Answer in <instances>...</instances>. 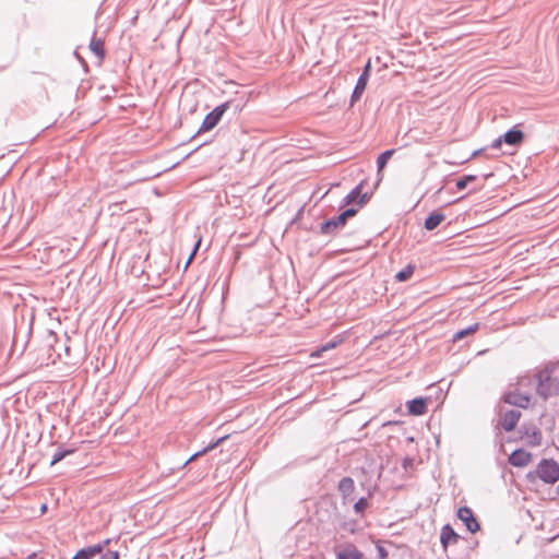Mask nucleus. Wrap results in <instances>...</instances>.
I'll return each instance as SVG.
<instances>
[{"mask_svg":"<svg viewBox=\"0 0 559 559\" xmlns=\"http://www.w3.org/2000/svg\"><path fill=\"white\" fill-rule=\"evenodd\" d=\"M540 479L545 484H555L559 480V463L554 459H542L534 471L526 475L528 481Z\"/></svg>","mask_w":559,"mask_h":559,"instance_id":"1","label":"nucleus"},{"mask_svg":"<svg viewBox=\"0 0 559 559\" xmlns=\"http://www.w3.org/2000/svg\"><path fill=\"white\" fill-rule=\"evenodd\" d=\"M555 368L556 365L545 367L537 373L536 393L544 400L559 394V380L551 376Z\"/></svg>","mask_w":559,"mask_h":559,"instance_id":"2","label":"nucleus"},{"mask_svg":"<svg viewBox=\"0 0 559 559\" xmlns=\"http://www.w3.org/2000/svg\"><path fill=\"white\" fill-rule=\"evenodd\" d=\"M358 212L356 207H348L335 217L329 218L320 226L321 234L333 235L338 229L343 228L348 218L355 216Z\"/></svg>","mask_w":559,"mask_h":559,"instance_id":"3","label":"nucleus"},{"mask_svg":"<svg viewBox=\"0 0 559 559\" xmlns=\"http://www.w3.org/2000/svg\"><path fill=\"white\" fill-rule=\"evenodd\" d=\"M230 105H231V102H225V103L216 106L211 112H209L205 116L201 127L199 128L198 133L204 132V131H210V130L214 129L221 121L224 114L230 107Z\"/></svg>","mask_w":559,"mask_h":559,"instance_id":"4","label":"nucleus"},{"mask_svg":"<svg viewBox=\"0 0 559 559\" xmlns=\"http://www.w3.org/2000/svg\"><path fill=\"white\" fill-rule=\"evenodd\" d=\"M370 71H371V64H370V61H368L366 63V66L364 67V70H362L361 74L359 75V78L356 82V85L354 87V91L352 93V96H350L352 105L354 103H356L357 100H359L361 95L364 94V92L367 87L368 81H369Z\"/></svg>","mask_w":559,"mask_h":559,"instance_id":"5","label":"nucleus"},{"mask_svg":"<svg viewBox=\"0 0 559 559\" xmlns=\"http://www.w3.org/2000/svg\"><path fill=\"white\" fill-rule=\"evenodd\" d=\"M521 438L525 440V442L531 447H538L542 444L543 435L540 429H538L535 425H522L521 427Z\"/></svg>","mask_w":559,"mask_h":559,"instance_id":"6","label":"nucleus"},{"mask_svg":"<svg viewBox=\"0 0 559 559\" xmlns=\"http://www.w3.org/2000/svg\"><path fill=\"white\" fill-rule=\"evenodd\" d=\"M457 518L465 524L469 533H476L480 530L479 523L476 520L473 511L468 507H461L456 513Z\"/></svg>","mask_w":559,"mask_h":559,"instance_id":"7","label":"nucleus"},{"mask_svg":"<svg viewBox=\"0 0 559 559\" xmlns=\"http://www.w3.org/2000/svg\"><path fill=\"white\" fill-rule=\"evenodd\" d=\"M504 403L514 405L521 408H527L530 405V396L519 391L508 392L502 396Z\"/></svg>","mask_w":559,"mask_h":559,"instance_id":"8","label":"nucleus"},{"mask_svg":"<svg viewBox=\"0 0 559 559\" xmlns=\"http://www.w3.org/2000/svg\"><path fill=\"white\" fill-rule=\"evenodd\" d=\"M532 460V454L523 449L514 450L509 456V463L514 467H524Z\"/></svg>","mask_w":559,"mask_h":559,"instance_id":"9","label":"nucleus"},{"mask_svg":"<svg viewBox=\"0 0 559 559\" xmlns=\"http://www.w3.org/2000/svg\"><path fill=\"white\" fill-rule=\"evenodd\" d=\"M362 183L357 185L342 201V206L354 203L358 198V205H364L368 200V193H361Z\"/></svg>","mask_w":559,"mask_h":559,"instance_id":"10","label":"nucleus"},{"mask_svg":"<svg viewBox=\"0 0 559 559\" xmlns=\"http://www.w3.org/2000/svg\"><path fill=\"white\" fill-rule=\"evenodd\" d=\"M460 539V535L454 531V528L450 524H445L442 526L440 532V543L444 549L450 544H456Z\"/></svg>","mask_w":559,"mask_h":559,"instance_id":"11","label":"nucleus"},{"mask_svg":"<svg viewBox=\"0 0 559 559\" xmlns=\"http://www.w3.org/2000/svg\"><path fill=\"white\" fill-rule=\"evenodd\" d=\"M520 417L521 413L519 411L510 409L503 414L500 424L506 431L510 432L515 429Z\"/></svg>","mask_w":559,"mask_h":559,"instance_id":"12","label":"nucleus"},{"mask_svg":"<svg viewBox=\"0 0 559 559\" xmlns=\"http://www.w3.org/2000/svg\"><path fill=\"white\" fill-rule=\"evenodd\" d=\"M503 142L511 146L520 145L523 142L524 133L522 130L514 126L510 130H508L504 134H502Z\"/></svg>","mask_w":559,"mask_h":559,"instance_id":"13","label":"nucleus"},{"mask_svg":"<svg viewBox=\"0 0 559 559\" xmlns=\"http://www.w3.org/2000/svg\"><path fill=\"white\" fill-rule=\"evenodd\" d=\"M407 409L411 415L420 416L427 411L426 399L416 397L407 402Z\"/></svg>","mask_w":559,"mask_h":559,"instance_id":"14","label":"nucleus"},{"mask_svg":"<svg viewBox=\"0 0 559 559\" xmlns=\"http://www.w3.org/2000/svg\"><path fill=\"white\" fill-rule=\"evenodd\" d=\"M337 490L344 499L349 498L355 490V483L350 477H343L337 485Z\"/></svg>","mask_w":559,"mask_h":559,"instance_id":"15","label":"nucleus"},{"mask_svg":"<svg viewBox=\"0 0 559 559\" xmlns=\"http://www.w3.org/2000/svg\"><path fill=\"white\" fill-rule=\"evenodd\" d=\"M445 219V216L444 214L440 213V212H432L430 213L426 219H425V223H424V227L427 229V230H433L436 229L443 221Z\"/></svg>","mask_w":559,"mask_h":559,"instance_id":"16","label":"nucleus"},{"mask_svg":"<svg viewBox=\"0 0 559 559\" xmlns=\"http://www.w3.org/2000/svg\"><path fill=\"white\" fill-rule=\"evenodd\" d=\"M337 559H362V554L354 546L349 545L336 554Z\"/></svg>","mask_w":559,"mask_h":559,"instance_id":"17","label":"nucleus"},{"mask_svg":"<svg viewBox=\"0 0 559 559\" xmlns=\"http://www.w3.org/2000/svg\"><path fill=\"white\" fill-rule=\"evenodd\" d=\"M228 438V436H223L221 438H218L216 441L210 443L207 447H205L204 449L193 453L185 463H183V466L188 465L189 463H191L192 461H194L197 457L207 453L209 451L215 449L216 447H218L223 441H225L226 439Z\"/></svg>","mask_w":559,"mask_h":559,"instance_id":"18","label":"nucleus"},{"mask_svg":"<svg viewBox=\"0 0 559 559\" xmlns=\"http://www.w3.org/2000/svg\"><path fill=\"white\" fill-rule=\"evenodd\" d=\"M479 329V323H474L465 329H462L453 334L452 341L457 342L463 340L464 337L474 334Z\"/></svg>","mask_w":559,"mask_h":559,"instance_id":"19","label":"nucleus"},{"mask_svg":"<svg viewBox=\"0 0 559 559\" xmlns=\"http://www.w3.org/2000/svg\"><path fill=\"white\" fill-rule=\"evenodd\" d=\"M394 153H395V150L391 148V150H386V151L382 152L377 157V170H378V173H380L386 166L389 159L393 156Z\"/></svg>","mask_w":559,"mask_h":559,"instance_id":"20","label":"nucleus"},{"mask_svg":"<svg viewBox=\"0 0 559 559\" xmlns=\"http://www.w3.org/2000/svg\"><path fill=\"white\" fill-rule=\"evenodd\" d=\"M415 267L416 266L414 264H412V263L407 264L404 269H402L401 271H399L395 274V280L397 282H406V281H408L412 277V275H413V273L415 271Z\"/></svg>","mask_w":559,"mask_h":559,"instance_id":"21","label":"nucleus"},{"mask_svg":"<svg viewBox=\"0 0 559 559\" xmlns=\"http://www.w3.org/2000/svg\"><path fill=\"white\" fill-rule=\"evenodd\" d=\"M90 48L99 59L105 57L104 41L102 39L93 38L91 40Z\"/></svg>","mask_w":559,"mask_h":559,"instance_id":"22","label":"nucleus"},{"mask_svg":"<svg viewBox=\"0 0 559 559\" xmlns=\"http://www.w3.org/2000/svg\"><path fill=\"white\" fill-rule=\"evenodd\" d=\"M73 452H74V449L58 448L52 455L50 465L52 466V465L57 464L58 462L62 461L66 456L72 454Z\"/></svg>","mask_w":559,"mask_h":559,"instance_id":"23","label":"nucleus"},{"mask_svg":"<svg viewBox=\"0 0 559 559\" xmlns=\"http://www.w3.org/2000/svg\"><path fill=\"white\" fill-rule=\"evenodd\" d=\"M474 180H476L475 175H464L456 180L455 187L457 190H464Z\"/></svg>","mask_w":559,"mask_h":559,"instance_id":"24","label":"nucleus"},{"mask_svg":"<svg viewBox=\"0 0 559 559\" xmlns=\"http://www.w3.org/2000/svg\"><path fill=\"white\" fill-rule=\"evenodd\" d=\"M368 508V499L365 497H361L357 500V502L354 504V511L357 514H362L364 511Z\"/></svg>","mask_w":559,"mask_h":559,"instance_id":"25","label":"nucleus"},{"mask_svg":"<svg viewBox=\"0 0 559 559\" xmlns=\"http://www.w3.org/2000/svg\"><path fill=\"white\" fill-rule=\"evenodd\" d=\"M90 551L86 547L80 549L71 559H92Z\"/></svg>","mask_w":559,"mask_h":559,"instance_id":"26","label":"nucleus"},{"mask_svg":"<svg viewBox=\"0 0 559 559\" xmlns=\"http://www.w3.org/2000/svg\"><path fill=\"white\" fill-rule=\"evenodd\" d=\"M376 548H377V554H378L379 559H385L388 557V551H386L385 547L380 542H377Z\"/></svg>","mask_w":559,"mask_h":559,"instance_id":"27","label":"nucleus"},{"mask_svg":"<svg viewBox=\"0 0 559 559\" xmlns=\"http://www.w3.org/2000/svg\"><path fill=\"white\" fill-rule=\"evenodd\" d=\"M87 550L90 551L91 556L94 558L96 555L98 554H102L103 550H102V546L96 544V545H92V546H87L86 547Z\"/></svg>","mask_w":559,"mask_h":559,"instance_id":"28","label":"nucleus"},{"mask_svg":"<svg viewBox=\"0 0 559 559\" xmlns=\"http://www.w3.org/2000/svg\"><path fill=\"white\" fill-rule=\"evenodd\" d=\"M502 143H504V142H503L502 135H500L499 138L495 139L491 142L490 147L491 148H500Z\"/></svg>","mask_w":559,"mask_h":559,"instance_id":"29","label":"nucleus"},{"mask_svg":"<svg viewBox=\"0 0 559 559\" xmlns=\"http://www.w3.org/2000/svg\"><path fill=\"white\" fill-rule=\"evenodd\" d=\"M200 243H201V239H199V240L195 242V245H194V247H193V250H192V252H191V254H190V257H189V259H188V261H187V264H189V263L192 261V259H193V257H194L195 252L198 251V249H199V247H200Z\"/></svg>","mask_w":559,"mask_h":559,"instance_id":"30","label":"nucleus"},{"mask_svg":"<svg viewBox=\"0 0 559 559\" xmlns=\"http://www.w3.org/2000/svg\"><path fill=\"white\" fill-rule=\"evenodd\" d=\"M102 559H119V552L116 550L109 551L106 555H104Z\"/></svg>","mask_w":559,"mask_h":559,"instance_id":"31","label":"nucleus"},{"mask_svg":"<svg viewBox=\"0 0 559 559\" xmlns=\"http://www.w3.org/2000/svg\"><path fill=\"white\" fill-rule=\"evenodd\" d=\"M336 345H337V342H335V341L328 342L326 344H324L321 347V350L325 352V350L332 349V348L336 347Z\"/></svg>","mask_w":559,"mask_h":559,"instance_id":"32","label":"nucleus"},{"mask_svg":"<svg viewBox=\"0 0 559 559\" xmlns=\"http://www.w3.org/2000/svg\"><path fill=\"white\" fill-rule=\"evenodd\" d=\"M109 543H110V539H109V538H107V539L103 540L102 543H98V545H100V546H102V550H104V548H105L107 545H109Z\"/></svg>","mask_w":559,"mask_h":559,"instance_id":"33","label":"nucleus"},{"mask_svg":"<svg viewBox=\"0 0 559 559\" xmlns=\"http://www.w3.org/2000/svg\"><path fill=\"white\" fill-rule=\"evenodd\" d=\"M485 151H486V148H479V150L475 151V152L472 154V156H473V157L478 156V155L483 154Z\"/></svg>","mask_w":559,"mask_h":559,"instance_id":"34","label":"nucleus"},{"mask_svg":"<svg viewBox=\"0 0 559 559\" xmlns=\"http://www.w3.org/2000/svg\"><path fill=\"white\" fill-rule=\"evenodd\" d=\"M557 492H558V495H559V485L557 486Z\"/></svg>","mask_w":559,"mask_h":559,"instance_id":"35","label":"nucleus"}]
</instances>
